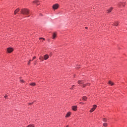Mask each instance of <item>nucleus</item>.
<instances>
[{
	"instance_id": "obj_1",
	"label": "nucleus",
	"mask_w": 127,
	"mask_h": 127,
	"mask_svg": "<svg viewBox=\"0 0 127 127\" xmlns=\"http://www.w3.org/2000/svg\"><path fill=\"white\" fill-rule=\"evenodd\" d=\"M21 13H22V14H24L25 15H27V14H29V10L28 9L26 8L21 9Z\"/></svg>"
},
{
	"instance_id": "obj_2",
	"label": "nucleus",
	"mask_w": 127,
	"mask_h": 127,
	"mask_svg": "<svg viewBox=\"0 0 127 127\" xmlns=\"http://www.w3.org/2000/svg\"><path fill=\"white\" fill-rule=\"evenodd\" d=\"M59 7V4H55L53 5V9L54 10H55V9H57Z\"/></svg>"
},
{
	"instance_id": "obj_3",
	"label": "nucleus",
	"mask_w": 127,
	"mask_h": 127,
	"mask_svg": "<svg viewBox=\"0 0 127 127\" xmlns=\"http://www.w3.org/2000/svg\"><path fill=\"white\" fill-rule=\"evenodd\" d=\"M7 51L8 53H11L13 51V49L12 48H8L7 49Z\"/></svg>"
},
{
	"instance_id": "obj_4",
	"label": "nucleus",
	"mask_w": 127,
	"mask_h": 127,
	"mask_svg": "<svg viewBox=\"0 0 127 127\" xmlns=\"http://www.w3.org/2000/svg\"><path fill=\"white\" fill-rule=\"evenodd\" d=\"M96 108H97V105H93V107L90 110V112L92 113V112H94L96 110Z\"/></svg>"
},
{
	"instance_id": "obj_5",
	"label": "nucleus",
	"mask_w": 127,
	"mask_h": 127,
	"mask_svg": "<svg viewBox=\"0 0 127 127\" xmlns=\"http://www.w3.org/2000/svg\"><path fill=\"white\" fill-rule=\"evenodd\" d=\"M33 2L35 3L36 5H39V4H40V3L39 2V1L38 0H35Z\"/></svg>"
},
{
	"instance_id": "obj_6",
	"label": "nucleus",
	"mask_w": 127,
	"mask_h": 127,
	"mask_svg": "<svg viewBox=\"0 0 127 127\" xmlns=\"http://www.w3.org/2000/svg\"><path fill=\"white\" fill-rule=\"evenodd\" d=\"M49 58V56H48V55H45V56H44V59L45 60H47V59H48Z\"/></svg>"
},
{
	"instance_id": "obj_7",
	"label": "nucleus",
	"mask_w": 127,
	"mask_h": 127,
	"mask_svg": "<svg viewBox=\"0 0 127 127\" xmlns=\"http://www.w3.org/2000/svg\"><path fill=\"white\" fill-rule=\"evenodd\" d=\"M113 7H111L109 9H108L107 10V13H110V12H111L112 10H113Z\"/></svg>"
},
{
	"instance_id": "obj_8",
	"label": "nucleus",
	"mask_w": 127,
	"mask_h": 127,
	"mask_svg": "<svg viewBox=\"0 0 127 127\" xmlns=\"http://www.w3.org/2000/svg\"><path fill=\"white\" fill-rule=\"evenodd\" d=\"M20 9L19 8H17L14 12V14H16L18 11H19Z\"/></svg>"
},
{
	"instance_id": "obj_9",
	"label": "nucleus",
	"mask_w": 127,
	"mask_h": 127,
	"mask_svg": "<svg viewBox=\"0 0 127 127\" xmlns=\"http://www.w3.org/2000/svg\"><path fill=\"white\" fill-rule=\"evenodd\" d=\"M78 84H79V85H81L82 84H84V81L83 80H78L77 82Z\"/></svg>"
},
{
	"instance_id": "obj_10",
	"label": "nucleus",
	"mask_w": 127,
	"mask_h": 127,
	"mask_svg": "<svg viewBox=\"0 0 127 127\" xmlns=\"http://www.w3.org/2000/svg\"><path fill=\"white\" fill-rule=\"evenodd\" d=\"M87 99H88V97H86V96H83L82 97V100L83 101H84V102L85 101H87Z\"/></svg>"
},
{
	"instance_id": "obj_11",
	"label": "nucleus",
	"mask_w": 127,
	"mask_h": 127,
	"mask_svg": "<svg viewBox=\"0 0 127 127\" xmlns=\"http://www.w3.org/2000/svg\"><path fill=\"white\" fill-rule=\"evenodd\" d=\"M56 36H57L56 33H54V34H53V38H52V39H55V38H56Z\"/></svg>"
},
{
	"instance_id": "obj_12",
	"label": "nucleus",
	"mask_w": 127,
	"mask_h": 127,
	"mask_svg": "<svg viewBox=\"0 0 127 127\" xmlns=\"http://www.w3.org/2000/svg\"><path fill=\"white\" fill-rule=\"evenodd\" d=\"M73 111H77V106H72Z\"/></svg>"
},
{
	"instance_id": "obj_13",
	"label": "nucleus",
	"mask_w": 127,
	"mask_h": 127,
	"mask_svg": "<svg viewBox=\"0 0 127 127\" xmlns=\"http://www.w3.org/2000/svg\"><path fill=\"white\" fill-rule=\"evenodd\" d=\"M70 115L71 113L70 112L67 113L65 115V118H68V117H70Z\"/></svg>"
},
{
	"instance_id": "obj_14",
	"label": "nucleus",
	"mask_w": 127,
	"mask_h": 127,
	"mask_svg": "<svg viewBox=\"0 0 127 127\" xmlns=\"http://www.w3.org/2000/svg\"><path fill=\"white\" fill-rule=\"evenodd\" d=\"M109 84L110 85H111V86L114 85V82H112V81H110L109 82Z\"/></svg>"
},
{
	"instance_id": "obj_15",
	"label": "nucleus",
	"mask_w": 127,
	"mask_h": 127,
	"mask_svg": "<svg viewBox=\"0 0 127 127\" xmlns=\"http://www.w3.org/2000/svg\"><path fill=\"white\" fill-rule=\"evenodd\" d=\"M87 85H90V83L83 84L82 85L83 88H85V87H86V86H87Z\"/></svg>"
},
{
	"instance_id": "obj_16",
	"label": "nucleus",
	"mask_w": 127,
	"mask_h": 127,
	"mask_svg": "<svg viewBox=\"0 0 127 127\" xmlns=\"http://www.w3.org/2000/svg\"><path fill=\"white\" fill-rule=\"evenodd\" d=\"M30 86H35L36 84L34 82H32L30 83Z\"/></svg>"
},
{
	"instance_id": "obj_17",
	"label": "nucleus",
	"mask_w": 127,
	"mask_h": 127,
	"mask_svg": "<svg viewBox=\"0 0 127 127\" xmlns=\"http://www.w3.org/2000/svg\"><path fill=\"white\" fill-rule=\"evenodd\" d=\"M103 127H107L108 126V124L105 123L103 124Z\"/></svg>"
},
{
	"instance_id": "obj_18",
	"label": "nucleus",
	"mask_w": 127,
	"mask_h": 127,
	"mask_svg": "<svg viewBox=\"0 0 127 127\" xmlns=\"http://www.w3.org/2000/svg\"><path fill=\"white\" fill-rule=\"evenodd\" d=\"M114 25H115V26H118V25H119V23L118 22H115L114 24Z\"/></svg>"
},
{
	"instance_id": "obj_19",
	"label": "nucleus",
	"mask_w": 127,
	"mask_h": 127,
	"mask_svg": "<svg viewBox=\"0 0 127 127\" xmlns=\"http://www.w3.org/2000/svg\"><path fill=\"white\" fill-rule=\"evenodd\" d=\"M40 60H41V61H43V57H40L39 58Z\"/></svg>"
},
{
	"instance_id": "obj_20",
	"label": "nucleus",
	"mask_w": 127,
	"mask_h": 127,
	"mask_svg": "<svg viewBox=\"0 0 127 127\" xmlns=\"http://www.w3.org/2000/svg\"><path fill=\"white\" fill-rule=\"evenodd\" d=\"M103 121L106 122H108V120L106 118H103Z\"/></svg>"
},
{
	"instance_id": "obj_21",
	"label": "nucleus",
	"mask_w": 127,
	"mask_h": 127,
	"mask_svg": "<svg viewBox=\"0 0 127 127\" xmlns=\"http://www.w3.org/2000/svg\"><path fill=\"white\" fill-rule=\"evenodd\" d=\"M27 127H34V125H30L27 126Z\"/></svg>"
},
{
	"instance_id": "obj_22",
	"label": "nucleus",
	"mask_w": 127,
	"mask_h": 127,
	"mask_svg": "<svg viewBox=\"0 0 127 127\" xmlns=\"http://www.w3.org/2000/svg\"><path fill=\"white\" fill-rule=\"evenodd\" d=\"M4 98H5V99H7V95H5L4 96Z\"/></svg>"
},
{
	"instance_id": "obj_23",
	"label": "nucleus",
	"mask_w": 127,
	"mask_h": 127,
	"mask_svg": "<svg viewBox=\"0 0 127 127\" xmlns=\"http://www.w3.org/2000/svg\"><path fill=\"white\" fill-rule=\"evenodd\" d=\"M35 58H36V57H34L33 58V60H32V61H33V60H34V59H35Z\"/></svg>"
},
{
	"instance_id": "obj_24",
	"label": "nucleus",
	"mask_w": 127,
	"mask_h": 127,
	"mask_svg": "<svg viewBox=\"0 0 127 127\" xmlns=\"http://www.w3.org/2000/svg\"><path fill=\"white\" fill-rule=\"evenodd\" d=\"M39 39H43V40H45V39H44V38H40Z\"/></svg>"
},
{
	"instance_id": "obj_25",
	"label": "nucleus",
	"mask_w": 127,
	"mask_h": 127,
	"mask_svg": "<svg viewBox=\"0 0 127 127\" xmlns=\"http://www.w3.org/2000/svg\"><path fill=\"white\" fill-rule=\"evenodd\" d=\"M20 82H21L22 83H23V82H24V81L22 79H21L20 80Z\"/></svg>"
},
{
	"instance_id": "obj_26",
	"label": "nucleus",
	"mask_w": 127,
	"mask_h": 127,
	"mask_svg": "<svg viewBox=\"0 0 127 127\" xmlns=\"http://www.w3.org/2000/svg\"><path fill=\"white\" fill-rule=\"evenodd\" d=\"M79 104H80L81 105H83V104H84V103L82 102H80Z\"/></svg>"
},
{
	"instance_id": "obj_27",
	"label": "nucleus",
	"mask_w": 127,
	"mask_h": 127,
	"mask_svg": "<svg viewBox=\"0 0 127 127\" xmlns=\"http://www.w3.org/2000/svg\"><path fill=\"white\" fill-rule=\"evenodd\" d=\"M32 104H33V102L29 103V105H32Z\"/></svg>"
},
{
	"instance_id": "obj_28",
	"label": "nucleus",
	"mask_w": 127,
	"mask_h": 127,
	"mask_svg": "<svg viewBox=\"0 0 127 127\" xmlns=\"http://www.w3.org/2000/svg\"><path fill=\"white\" fill-rule=\"evenodd\" d=\"M37 62H35V63H34L35 65H36Z\"/></svg>"
},
{
	"instance_id": "obj_29",
	"label": "nucleus",
	"mask_w": 127,
	"mask_h": 127,
	"mask_svg": "<svg viewBox=\"0 0 127 127\" xmlns=\"http://www.w3.org/2000/svg\"><path fill=\"white\" fill-rule=\"evenodd\" d=\"M28 65H29V64H30V61H29V63H28Z\"/></svg>"
},
{
	"instance_id": "obj_30",
	"label": "nucleus",
	"mask_w": 127,
	"mask_h": 127,
	"mask_svg": "<svg viewBox=\"0 0 127 127\" xmlns=\"http://www.w3.org/2000/svg\"><path fill=\"white\" fill-rule=\"evenodd\" d=\"M75 85H72L71 89H73V87H74Z\"/></svg>"
},
{
	"instance_id": "obj_31",
	"label": "nucleus",
	"mask_w": 127,
	"mask_h": 127,
	"mask_svg": "<svg viewBox=\"0 0 127 127\" xmlns=\"http://www.w3.org/2000/svg\"><path fill=\"white\" fill-rule=\"evenodd\" d=\"M31 61H32V60H29V62H31Z\"/></svg>"
},
{
	"instance_id": "obj_32",
	"label": "nucleus",
	"mask_w": 127,
	"mask_h": 127,
	"mask_svg": "<svg viewBox=\"0 0 127 127\" xmlns=\"http://www.w3.org/2000/svg\"><path fill=\"white\" fill-rule=\"evenodd\" d=\"M85 28H86V29H88V27H86Z\"/></svg>"
},
{
	"instance_id": "obj_33",
	"label": "nucleus",
	"mask_w": 127,
	"mask_h": 127,
	"mask_svg": "<svg viewBox=\"0 0 127 127\" xmlns=\"http://www.w3.org/2000/svg\"><path fill=\"white\" fill-rule=\"evenodd\" d=\"M66 127H69V126L67 125V126H66Z\"/></svg>"
}]
</instances>
